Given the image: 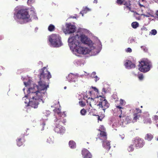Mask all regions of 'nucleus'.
Listing matches in <instances>:
<instances>
[{"instance_id":"aec40b11","label":"nucleus","mask_w":158,"mask_h":158,"mask_svg":"<svg viewBox=\"0 0 158 158\" xmlns=\"http://www.w3.org/2000/svg\"><path fill=\"white\" fill-rule=\"evenodd\" d=\"M153 138V135L150 133L147 134L145 138L146 140H147L148 141H151Z\"/></svg>"},{"instance_id":"9b49d317","label":"nucleus","mask_w":158,"mask_h":158,"mask_svg":"<svg viewBox=\"0 0 158 158\" xmlns=\"http://www.w3.org/2000/svg\"><path fill=\"white\" fill-rule=\"evenodd\" d=\"M66 31L68 34L74 33L76 30V27L73 25H71L70 23L66 24Z\"/></svg>"},{"instance_id":"a18cd8bd","label":"nucleus","mask_w":158,"mask_h":158,"mask_svg":"<svg viewBox=\"0 0 158 158\" xmlns=\"http://www.w3.org/2000/svg\"><path fill=\"white\" fill-rule=\"evenodd\" d=\"M58 115H60V114H61V112L60 111L58 110V111L57 112Z\"/></svg>"},{"instance_id":"39448f33","label":"nucleus","mask_w":158,"mask_h":158,"mask_svg":"<svg viewBox=\"0 0 158 158\" xmlns=\"http://www.w3.org/2000/svg\"><path fill=\"white\" fill-rule=\"evenodd\" d=\"M100 132V133L98 135V137L99 139L102 140L103 146L107 151H108L110 148L111 147L110 142L106 140L107 139V133L106 131Z\"/></svg>"},{"instance_id":"c756f323","label":"nucleus","mask_w":158,"mask_h":158,"mask_svg":"<svg viewBox=\"0 0 158 158\" xmlns=\"http://www.w3.org/2000/svg\"><path fill=\"white\" fill-rule=\"evenodd\" d=\"M96 74V73L95 72H93L92 73L91 76H93L92 77H94L95 79L94 80L96 82L97 81L99 80V78L97 76H95L94 77V76H95Z\"/></svg>"},{"instance_id":"09e8293b","label":"nucleus","mask_w":158,"mask_h":158,"mask_svg":"<svg viewBox=\"0 0 158 158\" xmlns=\"http://www.w3.org/2000/svg\"><path fill=\"white\" fill-rule=\"evenodd\" d=\"M155 2L158 3V0H154Z\"/></svg>"},{"instance_id":"1a4fd4ad","label":"nucleus","mask_w":158,"mask_h":158,"mask_svg":"<svg viewBox=\"0 0 158 158\" xmlns=\"http://www.w3.org/2000/svg\"><path fill=\"white\" fill-rule=\"evenodd\" d=\"M97 106L101 107L102 110L104 111L105 110L109 107V104L105 97H102L100 99V101L97 104Z\"/></svg>"},{"instance_id":"6e6552de","label":"nucleus","mask_w":158,"mask_h":158,"mask_svg":"<svg viewBox=\"0 0 158 158\" xmlns=\"http://www.w3.org/2000/svg\"><path fill=\"white\" fill-rule=\"evenodd\" d=\"M55 120L56 125L54 130L55 131L58 133L60 134L64 133L65 131L64 127L59 124V123L61 122V120L60 119H58L56 118Z\"/></svg>"},{"instance_id":"49530a36","label":"nucleus","mask_w":158,"mask_h":158,"mask_svg":"<svg viewBox=\"0 0 158 158\" xmlns=\"http://www.w3.org/2000/svg\"><path fill=\"white\" fill-rule=\"evenodd\" d=\"M98 116V120H99L100 121H102V119L100 118V117Z\"/></svg>"},{"instance_id":"58836bf2","label":"nucleus","mask_w":158,"mask_h":158,"mask_svg":"<svg viewBox=\"0 0 158 158\" xmlns=\"http://www.w3.org/2000/svg\"><path fill=\"white\" fill-rule=\"evenodd\" d=\"M153 120L156 122H158V116L157 115H155L153 117Z\"/></svg>"},{"instance_id":"f8f14e48","label":"nucleus","mask_w":158,"mask_h":158,"mask_svg":"<svg viewBox=\"0 0 158 158\" xmlns=\"http://www.w3.org/2000/svg\"><path fill=\"white\" fill-rule=\"evenodd\" d=\"M81 154L83 158H92L91 153L86 149H84L82 150Z\"/></svg>"},{"instance_id":"603ef678","label":"nucleus","mask_w":158,"mask_h":158,"mask_svg":"<svg viewBox=\"0 0 158 158\" xmlns=\"http://www.w3.org/2000/svg\"><path fill=\"white\" fill-rule=\"evenodd\" d=\"M73 18H76V17H73Z\"/></svg>"},{"instance_id":"e433bc0d","label":"nucleus","mask_w":158,"mask_h":158,"mask_svg":"<svg viewBox=\"0 0 158 158\" xmlns=\"http://www.w3.org/2000/svg\"><path fill=\"white\" fill-rule=\"evenodd\" d=\"M125 102L122 99H121L120 100V105H123L125 104Z\"/></svg>"},{"instance_id":"6e6d98bb","label":"nucleus","mask_w":158,"mask_h":158,"mask_svg":"<svg viewBox=\"0 0 158 158\" xmlns=\"http://www.w3.org/2000/svg\"><path fill=\"white\" fill-rule=\"evenodd\" d=\"M141 108H143V106H141Z\"/></svg>"},{"instance_id":"b1692460","label":"nucleus","mask_w":158,"mask_h":158,"mask_svg":"<svg viewBox=\"0 0 158 158\" xmlns=\"http://www.w3.org/2000/svg\"><path fill=\"white\" fill-rule=\"evenodd\" d=\"M92 41L90 40V39L87 38V40H85V42H84V44H87L89 46H90L92 44Z\"/></svg>"},{"instance_id":"79ce46f5","label":"nucleus","mask_w":158,"mask_h":158,"mask_svg":"<svg viewBox=\"0 0 158 158\" xmlns=\"http://www.w3.org/2000/svg\"><path fill=\"white\" fill-rule=\"evenodd\" d=\"M92 88H93L94 90L96 92H98V89L95 87H92Z\"/></svg>"},{"instance_id":"412c9836","label":"nucleus","mask_w":158,"mask_h":158,"mask_svg":"<svg viewBox=\"0 0 158 158\" xmlns=\"http://www.w3.org/2000/svg\"><path fill=\"white\" fill-rule=\"evenodd\" d=\"M143 121L145 123H151V120L149 116L144 117Z\"/></svg>"},{"instance_id":"864d4df0","label":"nucleus","mask_w":158,"mask_h":158,"mask_svg":"<svg viewBox=\"0 0 158 158\" xmlns=\"http://www.w3.org/2000/svg\"><path fill=\"white\" fill-rule=\"evenodd\" d=\"M89 92L91 94V91H89Z\"/></svg>"},{"instance_id":"72a5a7b5","label":"nucleus","mask_w":158,"mask_h":158,"mask_svg":"<svg viewBox=\"0 0 158 158\" xmlns=\"http://www.w3.org/2000/svg\"><path fill=\"white\" fill-rule=\"evenodd\" d=\"M116 2L120 5L123 4V0H117Z\"/></svg>"},{"instance_id":"c03bdc74","label":"nucleus","mask_w":158,"mask_h":158,"mask_svg":"<svg viewBox=\"0 0 158 158\" xmlns=\"http://www.w3.org/2000/svg\"><path fill=\"white\" fill-rule=\"evenodd\" d=\"M98 2L97 0H94L93 1V3H97Z\"/></svg>"},{"instance_id":"a211bd4d","label":"nucleus","mask_w":158,"mask_h":158,"mask_svg":"<svg viewBox=\"0 0 158 158\" xmlns=\"http://www.w3.org/2000/svg\"><path fill=\"white\" fill-rule=\"evenodd\" d=\"M90 109V108L89 109ZM88 111L89 113V114L91 115L97 116V110L94 109H92L91 110H89V109L88 110Z\"/></svg>"},{"instance_id":"f704fd0d","label":"nucleus","mask_w":158,"mask_h":158,"mask_svg":"<svg viewBox=\"0 0 158 158\" xmlns=\"http://www.w3.org/2000/svg\"><path fill=\"white\" fill-rule=\"evenodd\" d=\"M81 114L82 115H85L86 113V110L84 109H82L81 110Z\"/></svg>"},{"instance_id":"4c0bfd02","label":"nucleus","mask_w":158,"mask_h":158,"mask_svg":"<svg viewBox=\"0 0 158 158\" xmlns=\"http://www.w3.org/2000/svg\"><path fill=\"white\" fill-rule=\"evenodd\" d=\"M79 103L81 106H85V102H83L82 101H80L79 102Z\"/></svg>"},{"instance_id":"3c124183","label":"nucleus","mask_w":158,"mask_h":158,"mask_svg":"<svg viewBox=\"0 0 158 158\" xmlns=\"http://www.w3.org/2000/svg\"><path fill=\"white\" fill-rule=\"evenodd\" d=\"M103 91H104V90H105V88H103Z\"/></svg>"},{"instance_id":"37998d69","label":"nucleus","mask_w":158,"mask_h":158,"mask_svg":"<svg viewBox=\"0 0 158 158\" xmlns=\"http://www.w3.org/2000/svg\"><path fill=\"white\" fill-rule=\"evenodd\" d=\"M35 0H28V2H30L31 3H33L34 2Z\"/></svg>"},{"instance_id":"de8ad7c7","label":"nucleus","mask_w":158,"mask_h":158,"mask_svg":"<svg viewBox=\"0 0 158 158\" xmlns=\"http://www.w3.org/2000/svg\"><path fill=\"white\" fill-rule=\"evenodd\" d=\"M156 125L158 128V122H156Z\"/></svg>"},{"instance_id":"2eb2a0df","label":"nucleus","mask_w":158,"mask_h":158,"mask_svg":"<svg viewBox=\"0 0 158 158\" xmlns=\"http://www.w3.org/2000/svg\"><path fill=\"white\" fill-rule=\"evenodd\" d=\"M125 66L128 69L134 68L135 67V64L132 63L130 60H127L125 64Z\"/></svg>"},{"instance_id":"393cba45","label":"nucleus","mask_w":158,"mask_h":158,"mask_svg":"<svg viewBox=\"0 0 158 158\" xmlns=\"http://www.w3.org/2000/svg\"><path fill=\"white\" fill-rule=\"evenodd\" d=\"M131 26L133 28L135 29L139 26V24L137 22H133L131 23Z\"/></svg>"},{"instance_id":"9d476101","label":"nucleus","mask_w":158,"mask_h":158,"mask_svg":"<svg viewBox=\"0 0 158 158\" xmlns=\"http://www.w3.org/2000/svg\"><path fill=\"white\" fill-rule=\"evenodd\" d=\"M116 107V108L117 109V110L118 111H120L121 112V114L119 116V118H125L127 123H130L131 121V118L130 117L128 116L127 117H125V116L124 114H122V109H123V108L119 106H117Z\"/></svg>"},{"instance_id":"bb28decb","label":"nucleus","mask_w":158,"mask_h":158,"mask_svg":"<svg viewBox=\"0 0 158 158\" xmlns=\"http://www.w3.org/2000/svg\"><path fill=\"white\" fill-rule=\"evenodd\" d=\"M81 42L84 44L85 40H87V37L85 35H82L81 36Z\"/></svg>"},{"instance_id":"7ed1b4c3","label":"nucleus","mask_w":158,"mask_h":158,"mask_svg":"<svg viewBox=\"0 0 158 158\" xmlns=\"http://www.w3.org/2000/svg\"><path fill=\"white\" fill-rule=\"evenodd\" d=\"M16 17L18 19L23 20L21 24L26 23L31 21L30 15L27 9H22L19 10L16 14Z\"/></svg>"},{"instance_id":"0eeeda50","label":"nucleus","mask_w":158,"mask_h":158,"mask_svg":"<svg viewBox=\"0 0 158 158\" xmlns=\"http://www.w3.org/2000/svg\"><path fill=\"white\" fill-rule=\"evenodd\" d=\"M132 143L136 149L142 148L145 144L143 139L139 137H136L133 139Z\"/></svg>"},{"instance_id":"473e14b6","label":"nucleus","mask_w":158,"mask_h":158,"mask_svg":"<svg viewBox=\"0 0 158 158\" xmlns=\"http://www.w3.org/2000/svg\"><path fill=\"white\" fill-rule=\"evenodd\" d=\"M138 77L140 80H142L143 79V74L142 73L139 74L138 75Z\"/></svg>"},{"instance_id":"8fccbe9b","label":"nucleus","mask_w":158,"mask_h":158,"mask_svg":"<svg viewBox=\"0 0 158 158\" xmlns=\"http://www.w3.org/2000/svg\"><path fill=\"white\" fill-rule=\"evenodd\" d=\"M144 51H146V50H147V49H144Z\"/></svg>"},{"instance_id":"cd10ccee","label":"nucleus","mask_w":158,"mask_h":158,"mask_svg":"<svg viewBox=\"0 0 158 158\" xmlns=\"http://www.w3.org/2000/svg\"><path fill=\"white\" fill-rule=\"evenodd\" d=\"M89 9L86 7L83 10L80 12V14H81L82 15V16H83L84 14L85 13H86L85 11H89Z\"/></svg>"},{"instance_id":"c9c22d12","label":"nucleus","mask_w":158,"mask_h":158,"mask_svg":"<svg viewBox=\"0 0 158 158\" xmlns=\"http://www.w3.org/2000/svg\"><path fill=\"white\" fill-rule=\"evenodd\" d=\"M153 17L156 19H158V10L156 12V13L154 15Z\"/></svg>"},{"instance_id":"dca6fc26","label":"nucleus","mask_w":158,"mask_h":158,"mask_svg":"<svg viewBox=\"0 0 158 158\" xmlns=\"http://www.w3.org/2000/svg\"><path fill=\"white\" fill-rule=\"evenodd\" d=\"M24 135H22L20 138H18L17 140V145L19 146H22L24 141Z\"/></svg>"},{"instance_id":"5701e85b","label":"nucleus","mask_w":158,"mask_h":158,"mask_svg":"<svg viewBox=\"0 0 158 158\" xmlns=\"http://www.w3.org/2000/svg\"><path fill=\"white\" fill-rule=\"evenodd\" d=\"M141 113V110L139 108H136L135 110H134L133 114L136 115H140V114Z\"/></svg>"},{"instance_id":"4be33fe9","label":"nucleus","mask_w":158,"mask_h":158,"mask_svg":"<svg viewBox=\"0 0 158 158\" xmlns=\"http://www.w3.org/2000/svg\"><path fill=\"white\" fill-rule=\"evenodd\" d=\"M133 119L132 121V122L134 123L137 122V120H138L140 117V115H136L133 114Z\"/></svg>"},{"instance_id":"f03ea898","label":"nucleus","mask_w":158,"mask_h":158,"mask_svg":"<svg viewBox=\"0 0 158 158\" xmlns=\"http://www.w3.org/2000/svg\"><path fill=\"white\" fill-rule=\"evenodd\" d=\"M69 45L71 48L75 50L78 53L85 54L87 53V49L81 46V43L77 35L69 37L68 40Z\"/></svg>"},{"instance_id":"2f4dec72","label":"nucleus","mask_w":158,"mask_h":158,"mask_svg":"<svg viewBox=\"0 0 158 158\" xmlns=\"http://www.w3.org/2000/svg\"><path fill=\"white\" fill-rule=\"evenodd\" d=\"M157 32L156 30L153 29L150 32V34L152 35H155L157 34Z\"/></svg>"},{"instance_id":"ea45409f","label":"nucleus","mask_w":158,"mask_h":158,"mask_svg":"<svg viewBox=\"0 0 158 158\" xmlns=\"http://www.w3.org/2000/svg\"><path fill=\"white\" fill-rule=\"evenodd\" d=\"M126 52H132V50L130 48H128L126 50Z\"/></svg>"},{"instance_id":"4468645a","label":"nucleus","mask_w":158,"mask_h":158,"mask_svg":"<svg viewBox=\"0 0 158 158\" xmlns=\"http://www.w3.org/2000/svg\"><path fill=\"white\" fill-rule=\"evenodd\" d=\"M86 101L87 104H89L91 107L92 106L96 105V100L93 98H88Z\"/></svg>"},{"instance_id":"5fc2aeb1","label":"nucleus","mask_w":158,"mask_h":158,"mask_svg":"<svg viewBox=\"0 0 158 158\" xmlns=\"http://www.w3.org/2000/svg\"><path fill=\"white\" fill-rule=\"evenodd\" d=\"M66 87H64V89H66Z\"/></svg>"},{"instance_id":"f257e3e1","label":"nucleus","mask_w":158,"mask_h":158,"mask_svg":"<svg viewBox=\"0 0 158 158\" xmlns=\"http://www.w3.org/2000/svg\"><path fill=\"white\" fill-rule=\"evenodd\" d=\"M45 69L46 68L44 67L40 70L39 85L34 84L28 89V96L30 98L28 105L34 108H37L39 102L42 100L43 97L47 94L46 90L48 85L46 84L45 81H48L51 77V75Z\"/></svg>"},{"instance_id":"a19ab883","label":"nucleus","mask_w":158,"mask_h":158,"mask_svg":"<svg viewBox=\"0 0 158 158\" xmlns=\"http://www.w3.org/2000/svg\"><path fill=\"white\" fill-rule=\"evenodd\" d=\"M41 121L42 123V125L43 127H44L45 125V123L43 120H42Z\"/></svg>"},{"instance_id":"423d86ee","label":"nucleus","mask_w":158,"mask_h":158,"mask_svg":"<svg viewBox=\"0 0 158 158\" xmlns=\"http://www.w3.org/2000/svg\"><path fill=\"white\" fill-rule=\"evenodd\" d=\"M139 69L142 72L146 73L148 71L152 66L151 62L148 60H141L139 61Z\"/></svg>"},{"instance_id":"a878e982","label":"nucleus","mask_w":158,"mask_h":158,"mask_svg":"<svg viewBox=\"0 0 158 158\" xmlns=\"http://www.w3.org/2000/svg\"><path fill=\"white\" fill-rule=\"evenodd\" d=\"M48 31H52L54 30L55 27L54 25L51 24L48 26Z\"/></svg>"},{"instance_id":"4d7b16f0","label":"nucleus","mask_w":158,"mask_h":158,"mask_svg":"<svg viewBox=\"0 0 158 158\" xmlns=\"http://www.w3.org/2000/svg\"><path fill=\"white\" fill-rule=\"evenodd\" d=\"M18 0H16V1H17Z\"/></svg>"},{"instance_id":"6ab92c4d","label":"nucleus","mask_w":158,"mask_h":158,"mask_svg":"<svg viewBox=\"0 0 158 158\" xmlns=\"http://www.w3.org/2000/svg\"><path fill=\"white\" fill-rule=\"evenodd\" d=\"M69 144L70 148H76V143L73 140L70 141L69 142Z\"/></svg>"},{"instance_id":"f3484780","label":"nucleus","mask_w":158,"mask_h":158,"mask_svg":"<svg viewBox=\"0 0 158 158\" xmlns=\"http://www.w3.org/2000/svg\"><path fill=\"white\" fill-rule=\"evenodd\" d=\"M123 4L126 6L127 8L129 10L131 9V4L130 3V0H123Z\"/></svg>"},{"instance_id":"ddd939ff","label":"nucleus","mask_w":158,"mask_h":158,"mask_svg":"<svg viewBox=\"0 0 158 158\" xmlns=\"http://www.w3.org/2000/svg\"><path fill=\"white\" fill-rule=\"evenodd\" d=\"M77 77L78 75L77 74L70 73L69 74L67 78L68 81L70 82H75L76 79H77Z\"/></svg>"},{"instance_id":"c85d7f7f","label":"nucleus","mask_w":158,"mask_h":158,"mask_svg":"<svg viewBox=\"0 0 158 158\" xmlns=\"http://www.w3.org/2000/svg\"><path fill=\"white\" fill-rule=\"evenodd\" d=\"M134 145L133 144H131L128 148V150L129 152L133 151L134 150Z\"/></svg>"},{"instance_id":"7c9ffc66","label":"nucleus","mask_w":158,"mask_h":158,"mask_svg":"<svg viewBox=\"0 0 158 158\" xmlns=\"http://www.w3.org/2000/svg\"><path fill=\"white\" fill-rule=\"evenodd\" d=\"M98 130L100 131H106V130L105 127L103 125H101L100 127V128Z\"/></svg>"},{"instance_id":"20e7f679","label":"nucleus","mask_w":158,"mask_h":158,"mask_svg":"<svg viewBox=\"0 0 158 158\" xmlns=\"http://www.w3.org/2000/svg\"><path fill=\"white\" fill-rule=\"evenodd\" d=\"M61 37L56 34H53L50 36L49 41L53 47H58L62 45Z\"/></svg>"}]
</instances>
